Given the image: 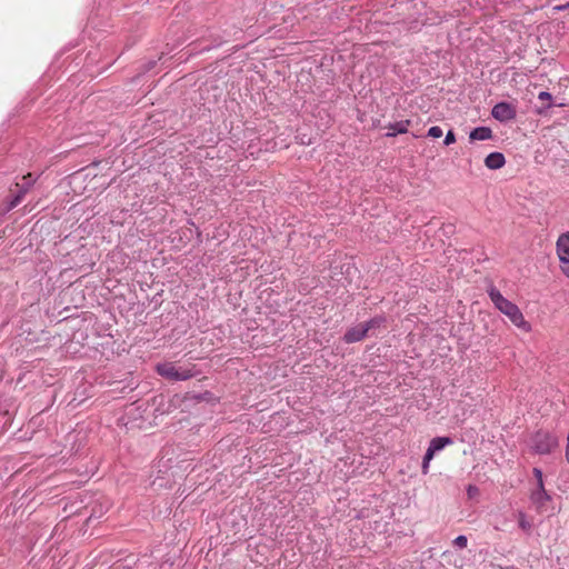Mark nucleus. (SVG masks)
<instances>
[{
  "mask_svg": "<svg viewBox=\"0 0 569 569\" xmlns=\"http://www.w3.org/2000/svg\"><path fill=\"white\" fill-rule=\"evenodd\" d=\"M556 253L562 273L569 278V231L561 233L556 241Z\"/></svg>",
  "mask_w": 569,
  "mask_h": 569,
  "instance_id": "39448f33",
  "label": "nucleus"
},
{
  "mask_svg": "<svg viewBox=\"0 0 569 569\" xmlns=\"http://www.w3.org/2000/svg\"><path fill=\"white\" fill-rule=\"evenodd\" d=\"M492 137V131L488 127H478L470 132V140H488Z\"/></svg>",
  "mask_w": 569,
  "mask_h": 569,
  "instance_id": "9b49d317",
  "label": "nucleus"
},
{
  "mask_svg": "<svg viewBox=\"0 0 569 569\" xmlns=\"http://www.w3.org/2000/svg\"><path fill=\"white\" fill-rule=\"evenodd\" d=\"M156 370L161 377L172 381L187 380L194 376L192 367H178L173 362L159 363Z\"/></svg>",
  "mask_w": 569,
  "mask_h": 569,
  "instance_id": "20e7f679",
  "label": "nucleus"
},
{
  "mask_svg": "<svg viewBox=\"0 0 569 569\" xmlns=\"http://www.w3.org/2000/svg\"><path fill=\"white\" fill-rule=\"evenodd\" d=\"M559 445L558 438L543 430L537 431L530 439V448L537 455H548Z\"/></svg>",
  "mask_w": 569,
  "mask_h": 569,
  "instance_id": "7ed1b4c3",
  "label": "nucleus"
},
{
  "mask_svg": "<svg viewBox=\"0 0 569 569\" xmlns=\"http://www.w3.org/2000/svg\"><path fill=\"white\" fill-rule=\"evenodd\" d=\"M442 133V129L438 126L431 127L428 131V136L431 138H440Z\"/></svg>",
  "mask_w": 569,
  "mask_h": 569,
  "instance_id": "2eb2a0df",
  "label": "nucleus"
},
{
  "mask_svg": "<svg viewBox=\"0 0 569 569\" xmlns=\"http://www.w3.org/2000/svg\"><path fill=\"white\" fill-rule=\"evenodd\" d=\"M518 523H519V527L525 531V532H530L531 528H532V522L526 517V515L521 511L518 512Z\"/></svg>",
  "mask_w": 569,
  "mask_h": 569,
  "instance_id": "ddd939ff",
  "label": "nucleus"
},
{
  "mask_svg": "<svg viewBox=\"0 0 569 569\" xmlns=\"http://www.w3.org/2000/svg\"><path fill=\"white\" fill-rule=\"evenodd\" d=\"M451 443L452 439L449 437H436L430 441L422 461L421 470L423 475H427L429 472V463L433 459L435 453L437 451L442 450L446 446H449Z\"/></svg>",
  "mask_w": 569,
  "mask_h": 569,
  "instance_id": "0eeeda50",
  "label": "nucleus"
},
{
  "mask_svg": "<svg viewBox=\"0 0 569 569\" xmlns=\"http://www.w3.org/2000/svg\"><path fill=\"white\" fill-rule=\"evenodd\" d=\"M467 537L466 536H458L455 540H453V543L455 546L459 547V548H466L467 547Z\"/></svg>",
  "mask_w": 569,
  "mask_h": 569,
  "instance_id": "dca6fc26",
  "label": "nucleus"
},
{
  "mask_svg": "<svg viewBox=\"0 0 569 569\" xmlns=\"http://www.w3.org/2000/svg\"><path fill=\"white\" fill-rule=\"evenodd\" d=\"M551 500V496L546 491L545 487L535 488L530 492V501L538 513H552Z\"/></svg>",
  "mask_w": 569,
  "mask_h": 569,
  "instance_id": "423d86ee",
  "label": "nucleus"
},
{
  "mask_svg": "<svg viewBox=\"0 0 569 569\" xmlns=\"http://www.w3.org/2000/svg\"><path fill=\"white\" fill-rule=\"evenodd\" d=\"M409 126H410V120H402V121H398L396 123L389 124V127H388L389 132L387 133V137H395L397 134L406 133L408 131Z\"/></svg>",
  "mask_w": 569,
  "mask_h": 569,
  "instance_id": "9d476101",
  "label": "nucleus"
},
{
  "mask_svg": "<svg viewBox=\"0 0 569 569\" xmlns=\"http://www.w3.org/2000/svg\"><path fill=\"white\" fill-rule=\"evenodd\" d=\"M467 491L469 497H473L478 493V488L476 486L470 485Z\"/></svg>",
  "mask_w": 569,
  "mask_h": 569,
  "instance_id": "6ab92c4d",
  "label": "nucleus"
},
{
  "mask_svg": "<svg viewBox=\"0 0 569 569\" xmlns=\"http://www.w3.org/2000/svg\"><path fill=\"white\" fill-rule=\"evenodd\" d=\"M565 9H569V2H567L566 4L553 7L555 11H561V10H565Z\"/></svg>",
  "mask_w": 569,
  "mask_h": 569,
  "instance_id": "aec40b11",
  "label": "nucleus"
},
{
  "mask_svg": "<svg viewBox=\"0 0 569 569\" xmlns=\"http://www.w3.org/2000/svg\"><path fill=\"white\" fill-rule=\"evenodd\" d=\"M532 473L536 479V488L545 487L542 471L539 468H533Z\"/></svg>",
  "mask_w": 569,
  "mask_h": 569,
  "instance_id": "4468645a",
  "label": "nucleus"
},
{
  "mask_svg": "<svg viewBox=\"0 0 569 569\" xmlns=\"http://www.w3.org/2000/svg\"><path fill=\"white\" fill-rule=\"evenodd\" d=\"M443 142H445L446 146H449V144H452V143L456 142V136H455V133L451 130L447 132Z\"/></svg>",
  "mask_w": 569,
  "mask_h": 569,
  "instance_id": "a211bd4d",
  "label": "nucleus"
},
{
  "mask_svg": "<svg viewBox=\"0 0 569 569\" xmlns=\"http://www.w3.org/2000/svg\"><path fill=\"white\" fill-rule=\"evenodd\" d=\"M22 180L24 181V189L21 190V192L13 199V201L11 202V208L16 207L22 199L23 194L26 193L27 189L29 187H31L34 182V179H32V174L31 173H28L26 176H23Z\"/></svg>",
  "mask_w": 569,
  "mask_h": 569,
  "instance_id": "f8f14e48",
  "label": "nucleus"
},
{
  "mask_svg": "<svg viewBox=\"0 0 569 569\" xmlns=\"http://www.w3.org/2000/svg\"><path fill=\"white\" fill-rule=\"evenodd\" d=\"M385 323L383 317H375L367 322L358 323L357 326L347 330L343 340L347 343L361 341L367 337L370 330L381 327Z\"/></svg>",
  "mask_w": 569,
  "mask_h": 569,
  "instance_id": "f03ea898",
  "label": "nucleus"
},
{
  "mask_svg": "<svg viewBox=\"0 0 569 569\" xmlns=\"http://www.w3.org/2000/svg\"><path fill=\"white\" fill-rule=\"evenodd\" d=\"M506 159L501 152H492L485 159V164L491 170L500 169L505 166Z\"/></svg>",
  "mask_w": 569,
  "mask_h": 569,
  "instance_id": "1a4fd4ad",
  "label": "nucleus"
},
{
  "mask_svg": "<svg viewBox=\"0 0 569 569\" xmlns=\"http://www.w3.org/2000/svg\"><path fill=\"white\" fill-rule=\"evenodd\" d=\"M488 295L495 307L507 316L516 327L522 329L525 332H529L531 330L530 323L525 319L519 307L506 299L496 287L490 286Z\"/></svg>",
  "mask_w": 569,
  "mask_h": 569,
  "instance_id": "f257e3e1",
  "label": "nucleus"
},
{
  "mask_svg": "<svg viewBox=\"0 0 569 569\" xmlns=\"http://www.w3.org/2000/svg\"><path fill=\"white\" fill-rule=\"evenodd\" d=\"M491 114L496 120L507 122L516 118L517 109L511 103L499 102L492 108Z\"/></svg>",
  "mask_w": 569,
  "mask_h": 569,
  "instance_id": "6e6552de",
  "label": "nucleus"
},
{
  "mask_svg": "<svg viewBox=\"0 0 569 569\" xmlns=\"http://www.w3.org/2000/svg\"><path fill=\"white\" fill-rule=\"evenodd\" d=\"M538 99L541 100V101H547L548 102V107L551 106L550 101L552 99V96L547 92V91H542L538 94Z\"/></svg>",
  "mask_w": 569,
  "mask_h": 569,
  "instance_id": "f3484780",
  "label": "nucleus"
}]
</instances>
